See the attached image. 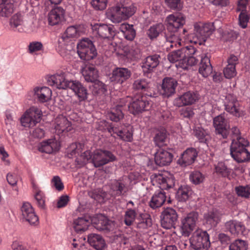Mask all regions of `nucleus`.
I'll list each match as a JSON object with an SVG mask.
<instances>
[{
    "label": "nucleus",
    "mask_w": 250,
    "mask_h": 250,
    "mask_svg": "<svg viewBox=\"0 0 250 250\" xmlns=\"http://www.w3.org/2000/svg\"><path fill=\"white\" fill-rule=\"evenodd\" d=\"M153 185L156 184L162 190L156 191L149 202V206L152 208L161 207L167 200V196L164 189L172 188L175 184L174 178L172 175L166 176L164 174L155 175L153 178Z\"/></svg>",
    "instance_id": "nucleus-1"
},
{
    "label": "nucleus",
    "mask_w": 250,
    "mask_h": 250,
    "mask_svg": "<svg viewBox=\"0 0 250 250\" xmlns=\"http://www.w3.org/2000/svg\"><path fill=\"white\" fill-rule=\"evenodd\" d=\"M115 160L114 154L107 150H96L93 154L86 150L76 159L75 163L80 167L91 160L95 167H100Z\"/></svg>",
    "instance_id": "nucleus-2"
},
{
    "label": "nucleus",
    "mask_w": 250,
    "mask_h": 250,
    "mask_svg": "<svg viewBox=\"0 0 250 250\" xmlns=\"http://www.w3.org/2000/svg\"><path fill=\"white\" fill-rule=\"evenodd\" d=\"M220 23L219 21L212 23H196L193 32L188 34L185 39L186 42L195 44H203Z\"/></svg>",
    "instance_id": "nucleus-3"
},
{
    "label": "nucleus",
    "mask_w": 250,
    "mask_h": 250,
    "mask_svg": "<svg viewBox=\"0 0 250 250\" xmlns=\"http://www.w3.org/2000/svg\"><path fill=\"white\" fill-rule=\"evenodd\" d=\"M80 36V32L77 26H70L67 28L62 37L58 40V51L63 58H69L73 51L75 38Z\"/></svg>",
    "instance_id": "nucleus-4"
},
{
    "label": "nucleus",
    "mask_w": 250,
    "mask_h": 250,
    "mask_svg": "<svg viewBox=\"0 0 250 250\" xmlns=\"http://www.w3.org/2000/svg\"><path fill=\"white\" fill-rule=\"evenodd\" d=\"M133 4L125 5L119 4L108 8L106 12V17L114 23H119L131 17L136 11Z\"/></svg>",
    "instance_id": "nucleus-5"
},
{
    "label": "nucleus",
    "mask_w": 250,
    "mask_h": 250,
    "mask_svg": "<svg viewBox=\"0 0 250 250\" xmlns=\"http://www.w3.org/2000/svg\"><path fill=\"white\" fill-rule=\"evenodd\" d=\"M249 145V142L245 138L232 140L230 148L231 157L239 163L250 160V153L247 148Z\"/></svg>",
    "instance_id": "nucleus-6"
},
{
    "label": "nucleus",
    "mask_w": 250,
    "mask_h": 250,
    "mask_svg": "<svg viewBox=\"0 0 250 250\" xmlns=\"http://www.w3.org/2000/svg\"><path fill=\"white\" fill-rule=\"evenodd\" d=\"M191 247L196 250H208L210 247L209 236L206 231L196 229L189 239Z\"/></svg>",
    "instance_id": "nucleus-7"
},
{
    "label": "nucleus",
    "mask_w": 250,
    "mask_h": 250,
    "mask_svg": "<svg viewBox=\"0 0 250 250\" xmlns=\"http://www.w3.org/2000/svg\"><path fill=\"white\" fill-rule=\"evenodd\" d=\"M42 116V112L39 108L31 106L21 117V124L25 127H32L41 121Z\"/></svg>",
    "instance_id": "nucleus-8"
},
{
    "label": "nucleus",
    "mask_w": 250,
    "mask_h": 250,
    "mask_svg": "<svg viewBox=\"0 0 250 250\" xmlns=\"http://www.w3.org/2000/svg\"><path fill=\"white\" fill-rule=\"evenodd\" d=\"M77 52L80 58L85 61L91 60L97 55L92 42L87 38L82 39L78 43Z\"/></svg>",
    "instance_id": "nucleus-9"
},
{
    "label": "nucleus",
    "mask_w": 250,
    "mask_h": 250,
    "mask_svg": "<svg viewBox=\"0 0 250 250\" xmlns=\"http://www.w3.org/2000/svg\"><path fill=\"white\" fill-rule=\"evenodd\" d=\"M198 214L192 211L183 216L181 220L180 231L183 236L188 237L195 229Z\"/></svg>",
    "instance_id": "nucleus-10"
},
{
    "label": "nucleus",
    "mask_w": 250,
    "mask_h": 250,
    "mask_svg": "<svg viewBox=\"0 0 250 250\" xmlns=\"http://www.w3.org/2000/svg\"><path fill=\"white\" fill-rule=\"evenodd\" d=\"M196 52V49L192 45H188L170 52L167 56V59L170 62L176 63V67L180 68L178 64L183 63L186 55H194Z\"/></svg>",
    "instance_id": "nucleus-11"
},
{
    "label": "nucleus",
    "mask_w": 250,
    "mask_h": 250,
    "mask_svg": "<svg viewBox=\"0 0 250 250\" xmlns=\"http://www.w3.org/2000/svg\"><path fill=\"white\" fill-rule=\"evenodd\" d=\"M150 106L151 103L146 99V96L138 95L131 99L128 108L131 113L136 115L148 110Z\"/></svg>",
    "instance_id": "nucleus-12"
},
{
    "label": "nucleus",
    "mask_w": 250,
    "mask_h": 250,
    "mask_svg": "<svg viewBox=\"0 0 250 250\" xmlns=\"http://www.w3.org/2000/svg\"><path fill=\"white\" fill-rule=\"evenodd\" d=\"M106 129L111 136H114V134H116L124 141L131 142L133 140L132 127L130 125L124 127L110 125Z\"/></svg>",
    "instance_id": "nucleus-13"
},
{
    "label": "nucleus",
    "mask_w": 250,
    "mask_h": 250,
    "mask_svg": "<svg viewBox=\"0 0 250 250\" xmlns=\"http://www.w3.org/2000/svg\"><path fill=\"white\" fill-rule=\"evenodd\" d=\"M30 99H37L41 103H45L50 101L52 97V91L46 86H37L28 94Z\"/></svg>",
    "instance_id": "nucleus-14"
},
{
    "label": "nucleus",
    "mask_w": 250,
    "mask_h": 250,
    "mask_svg": "<svg viewBox=\"0 0 250 250\" xmlns=\"http://www.w3.org/2000/svg\"><path fill=\"white\" fill-rule=\"evenodd\" d=\"M177 219L176 210L172 208H167L162 213L161 226L167 229L174 228Z\"/></svg>",
    "instance_id": "nucleus-15"
},
{
    "label": "nucleus",
    "mask_w": 250,
    "mask_h": 250,
    "mask_svg": "<svg viewBox=\"0 0 250 250\" xmlns=\"http://www.w3.org/2000/svg\"><path fill=\"white\" fill-rule=\"evenodd\" d=\"M47 82L49 85L58 89H66L68 87L70 81L65 79V73L61 71L47 77Z\"/></svg>",
    "instance_id": "nucleus-16"
},
{
    "label": "nucleus",
    "mask_w": 250,
    "mask_h": 250,
    "mask_svg": "<svg viewBox=\"0 0 250 250\" xmlns=\"http://www.w3.org/2000/svg\"><path fill=\"white\" fill-rule=\"evenodd\" d=\"M199 99V95L195 92L188 91L176 98L174 100V104L178 107L191 105Z\"/></svg>",
    "instance_id": "nucleus-17"
},
{
    "label": "nucleus",
    "mask_w": 250,
    "mask_h": 250,
    "mask_svg": "<svg viewBox=\"0 0 250 250\" xmlns=\"http://www.w3.org/2000/svg\"><path fill=\"white\" fill-rule=\"evenodd\" d=\"M167 27L172 32H175L185 22V19L181 13H176L168 15L167 17Z\"/></svg>",
    "instance_id": "nucleus-18"
},
{
    "label": "nucleus",
    "mask_w": 250,
    "mask_h": 250,
    "mask_svg": "<svg viewBox=\"0 0 250 250\" xmlns=\"http://www.w3.org/2000/svg\"><path fill=\"white\" fill-rule=\"evenodd\" d=\"M198 155L196 149L193 147L187 148L181 155L178 163L182 167H186L192 164Z\"/></svg>",
    "instance_id": "nucleus-19"
},
{
    "label": "nucleus",
    "mask_w": 250,
    "mask_h": 250,
    "mask_svg": "<svg viewBox=\"0 0 250 250\" xmlns=\"http://www.w3.org/2000/svg\"><path fill=\"white\" fill-rule=\"evenodd\" d=\"M177 86V82L175 79L166 77L163 80L161 93L165 97H169L175 93Z\"/></svg>",
    "instance_id": "nucleus-20"
},
{
    "label": "nucleus",
    "mask_w": 250,
    "mask_h": 250,
    "mask_svg": "<svg viewBox=\"0 0 250 250\" xmlns=\"http://www.w3.org/2000/svg\"><path fill=\"white\" fill-rule=\"evenodd\" d=\"M91 222L95 224V228L100 230L110 231L113 229V222L106 217L100 214L91 219Z\"/></svg>",
    "instance_id": "nucleus-21"
},
{
    "label": "nucleus",
    "mask_w": 250,
    "mask_h": 250,
    "mask_svg": "<svg viewBox=\"0 0 250 250\" xmlns=\"http://www.w3.org/2000/svg\"><path fill=\"white\" fill-rule=\"evenodd\" d=\"M22 219L30 224L36 225L39 220L34 210L29 203H24L21 207Z\"/></svg>",
    "instance_id": "nucleus-22"
},
{
    "label": "nucleus",
    "mask_w": 250,
    "mask_h": 250,
    "mask_svg": "<svg viewBox=\"0 0 250 250\" xmlns=\"http://www.w3.org/2000/svg\"><path fill=\"white\" fill-rule=\"evenodd\" d=\"M92 29L98 35L100 40L107 41V39L113 35V30L111 25L97 24L92 27Z\"/></svg>",
    "instance_id": "nucleus-23"
},
{
    "label": "nucleus",
    "mask_w": 250,
    "mask_h": 250,
    "mask_svg": "<svg viewBox=\"0 0 250 250\" xmlns=\"http://www.w3.org/2000/svg\"><path fill=\"white\" fill-rule=\"evenodd\" d=\"M54 126L56 133L59 135L71 130L72 128L71 123L62 115H59L55 119Z\"/></svg>",
    "instance_id": "nucleus-24"
},
{
    "label": "nucleus",
    "mask_w": 250,
    "mask_h": 250,
    "mask_svg": "<svg viewBox=\"0 0 250 250\" xmlns=\"http://www.w3.org/2000/svg\"><path fill=\"white\" fill-rule=\"evenodd\" d=\"M68 88L71 89L80 101H85L87 98L86 88L78 81H70Z\"/></svg>",
    "instance_id": "nucleus-25"
},
{
    "label": "nucleus",
    "mask_w": 250,
    "mask_h": 250,
    "mask_svg": "<svg viewBox=\"0 0 250 250\" xmlns=\"http://www.w3.org/2000/svg\"><path fill=\"white\" fill-rule=\"evenodd\" d=\"M60 146V143L55 138H51L43 141L40 144L39 150L42 152L51 153L58 151Z\"/></svg>",
    "instance_id": "nucleus-26"
},
{
    "label": "nucleus",
    "mask_w": 250,
    "mask_h": 250,
    "mask_svg": "<svg viewBox=\"0 0 250 250\" xmlns=\"http://www.w3.org/2000/svg\"><path fill=\"white\" fill-rule=\"evenodd\" d=\"M172 157V154L167 150L159 148L155 154L154 160L156 165L164 166L171 162Z\"/></svg>",
    "instance_id": "nucleus-27"
},
{
    "label": "nucleus",
    "mask_w": 250,
    "mask_h": 250,
    "mask_svg": "<svg viewBox=\"0 0 250 250\" xmlns=\"http://www.w3.org/2000/svg\"><path fill=\"white\" fill-rule=\"evenodd\" d=\"M238 104L237 101L234 96L229 94L226 96L225 101L226 110L235 116L240 117L242 115V113L238 107Z\"/></svg>",
    "instance_id": "nucleus-28"
},
{
    "label": "nucleus",
    "mask_w": 250,
    "mask_h": 250,
    "mask_svg": "<svg viewBox=\"0 0 250 250\" xmlns=\"http://www.w3.org/2000/svg\"><path fill=\"white\" fill-rule=\"evenodd\" d=\"M213 125L217 134L221 135L223 138L227 137L228 125L224 114H221L214 118Z\"/></svg>",
    "instance_id": "nucleus-29"
},
{
    "label": "nucleus",
    "mask_w": 250,
    "mask_h": 250,
    "mask_svg": "<svg viewBox=\"0 0 250 250\" xmlns=\"http://www.w3.org/2000/svg\"><path fill=\"white\" fill-rule=\"evenodd\" d=\"M131 76L130 71L125 68L117 67L114 69L110 79L111 82L122 83Z\"/></svg>",
    "instance_id": "nucleus-30"
},
{
    "label": "nucleus",
    "mask_w": 250,
    "mask_h": 250,
    "mask_svg": "<svg viewBox=\"0 0 250 250\" xmlns=\"http://www.w3.org/2000/svg\"><path fill=\"white\" fill-rule=\"evenodd\" d=\"M64 10L61 7H57L52 9L48 15L49 24L55 25L61 23L64 19Z\"/></svg>",
    "instance_id": "nucleus-31"
},
{
    "label": "nucleus",
    "mask_w": 250,
    "mask_h": 250,
    "mask_svg": "<svg viewBox=\"0 0 250 250\" xmlns=\"http://www.w3.org/2000/svg\"><path fill=\"white\" fill-rule=\"evenodd\" d=\"M201 58L199 72L203 77L207 78L212 72V67L210 62V55L204 54Z\"/></svg>",
    "instance_id": "nucleus-32"
},
{
    "label": "nucleus",
    "mask_w": 250,
    "mask_h": 250,
    "mask_svg": "<svg viewBox=\"0 0 250 250\" xmlns=\"http://www.w3.org/2000/svg\"><path fill=\"white\" fill-rule=\"evenodd\" d=\"M248 0H238L237 11H241L239 16V24L243 28L247 26L249 21V17L246 12Z\"/></svg>",
    "instance_id": "nucleus-33"
},
{
    "label": "nucleus",
    "mask_w": 250,
    "mask_h": 250,
    "mask_svg": "<svg viewBox=\"0 0 250 250\" xmlns=\"http://www.w3.org/2000/svg\"><path fill=\"white\" fill-rule=\"evenodd\" d=\"M221 213L216 208L209 210L204 215V219L209 227H215L220 222Z\"/></svg>",
    "instance_id": "nucleus-34"
},
{
    "label": "nucleus",
    "mask_w": 250,
    "mask_h": 250,
    "mask_svg": "<svg viewBox=\"0 0 250 250\" xmlns=\"http://www.w3.org/2000/svg\"><path fill=\"white\" fill-rule=\"evenodd\" d=\"M133 88L134 89L146 92V95L147 96H152V83L150 81L145 78H139L134 81L133 83Z\"/></svg>",
    "instance_id": "nucleus-35"
},
{
    "label": "nucleus",
    "mask_w": 250,
    "mask_h": 250,
    "mask_svg": "<svg viewBox=\"0 0 250 250\" xmlns=\"http://www.w3.org/2000/svg\"><path fill=\"white\" fill-rule=\"evenodd\" d=\"M128 99H130V98L126 97L125 98L121 99L120 103L118 104L116 107L111 108V110L108 112L107 116L111 121L118 122L123 118L124 114L122 112V109H121V107H122L125 104V103L127 102Z\"/></svg>",
    "instance_id": "nucleus-36"
},
{
    "label": "nucleus",
    "mask_w": 250,
    "mask_h": 250,
    "mask_svg": "<svg viewBox=\"0 0 250 250\" xmlns=\"http://www.w3.org/2000/svg\"><path fill=\"white\" fill-rule=\"evenodd\" d=\"M159 56L154 55L147 57L142 63V69L145 74L151 73L159 63Z\"/></svg>",
    "instance_id": "nucleus-37"
},
{
    "label": "nucleus",
    "mask_w": 250,
    "mask_h": 250,
    "mask_svg": "<svg viewBox=\"0 0 250 250\" xmlns=\"http://www.w3.org/2000/svg\"><path fill=\"white\" fill-rule=\"evenodd\" d=\"M82 74L87 82H93L98 78V70L92 65H85L81 70Z\"/></svg>",
    "instance_id": "nucleus-38"
},
{
    "label": "nucleus",
    "mask_w": 250,
    "mask_h": 250,
    "mask_svg": "<svg viewBox=\"0 0 250 250\" xmlns=\"http://www.w3.org/2000/svg\"><path fill=\"white\" fill-rule=\"evenodd\" d=\"M14 0H0V17L8 18L15 9Z\"/></svg>",
    "instance_id": "nucleus-39"
},
{
    "label": "nucleus",
    "mask_w": 250,
    "mask_h": 250,
    "mask_svg": "<svg viewBox=\"0 0 250 250\" xmlns=\"http://www.w3.org/2000/svg\"><path fill=\"white\" fill-rule=\"evenodd\" d=\"M88 242L89 244L96 250H104L106 245L103 237L95 233H92L88 236Z\"/></svg>",
    "instance_id": "nucleus-40"
},
{
    "label": "nucleus",
    "mask_w": 250,
    "mask_h": 250,
    "mask_svg": "<svg viewBox=\"0 0 250 250\" xmlns=\"http://www.w3.org/2000/svg\"><path fill=\"white\" fill-rule=\"evenodd\" d=\"M110 188L113 192L112 194L120 195L127 190L126 182L124 179L112 180L110 183Z\"/></svg>",
    "instance_id": "nucleus-41"
},
{
    "label": "nucleus",
    "mask_w": 250,
    "mask_h": 250,
    "mask_svg": "<svg viewBox=\"0 0 250 250\" xmlns=\"http://www.w3.org/2000/svg\"><path fill=\"white\" fill-rule=\"evenodd\" d=\"M225 226L226 229L234 235L242 234L245 229V227L242 223L234 220L227 222Z\"/></svg>",
    "instance_id": "nucleus-42"
},
{
    "label": "nucleus",
    "mask_w": 250,
    "mask_h": 250,
    "mask_svg": "<svg viewBox=\"0 0 250 250\" xmlns=\"http://www.w3.org/2000/svg\"><path fill=\"white\" fill-rule=\"evenodd\" d=\"M90 224V221L85 217H79L74 220L73 228L78 233L86 230Z\"/></svg>",
    "instance_id": "nucleus-43"
},
{
    "label": "nucleus",
    "mask_w": 250,
    "mask_h": 250,
    "mask_svg": "<svg viewBox=\"0 0 250 250\" xmlns=\"http://www.w3.org/2000/svg\"><path fill=\"white\" fill-rule=\"evenodd\" d=\"M120 30L124 37L127 40L132 41L136 36V31L133 25L126 23H123L120 26Z\"/></svg>",
    "instance_id": "nucleus-44"
},
{
    "label": "nucleus",
    "mask_w": 250,
    "mask_h": 250,
    "mask_svg": "<svg viewBox=\"0 0 250 250\" xmlns=\"http://www.w3.org/2000/svg\"><path fill=\"white\" fill-rule=\"evenodd\" d=\"M181 39L179 36V34L176 31L172 32L166 36V45L167 48H173V47H178L181 45Z\"/></svg>",
    "instance_id": "nucleus-45"
},
{
    "label": "nucleus",
    "mask_w": 250,
    "mask_h": 250,
    "mask_svg": "<svg viewBox=\"0 0 250 250\" xmlns=\"http://www.w3.org/2000/svg\"><path fill=\"white\" fill-rule=\"evenodd\" d=\"M214 170L217 175L224 177H228L231 172L230 169L228 168L222 162H219L214 164Z\"/></svg>",
    "instance_id": "nucleus-46"
},
{
    "label": "nucleus",
    "mask_w": 250,
    "mask_h": 250,
    "mask_svg": "<svg viewBox=\"0 0 250 250\" xmlns=\"http://www.w3.org/2000/svg\"><path fill=\"white\" fill-rule=\"evenodd\" d=\"M34 197L38 207L41 208L45 207V197L42 191L40 190L37 186L33 185Z\"/></svg>",
    "instance_id": "nucleus-47"
},
{
    "label": "nucleus",
    "mask_w": 250,
    "mask_h": 250,
    "mask_svg": "<svg viewBox=\"0 0 250 250\" xmlns=\"http://www.w3.org/2000/svg\"><path fill=\"white\" fill-rule=\"evenodd\" d=\"M190 193V188L187 186H183L178 189L176 197L179 201L185 202L188 198Z\"/></svg>",
    "instance_id": "nucleus-48"
},
{
    "label": "nucleus",
    "mask_w": 250,
    "mask_h": 250,
    "mask_svg": "<svg viewBox=\"0 0 250 250\" xmlns=\"http://www.w3.org/2000/svg\"><path fill=\"white\" fill-rule=\"evenodd\" d=\"M193 133L201 143H206L208 138V131L201 126H196L193 130Z\"/></svg>",
    "instance_id": "nucleus-49"
},
{
    "label": "nucleus",
    "mask_w": 250,
    "mask_h": 250,
    "mask_svg": "<svg viewBox=\"0 0 250 250\" xmlns=\"http://www.w3.org/2000/svg\"><path fill=\"white\" fill-rule=\"evenodd\" d=\"M164 26L162 23L156 24L151 26L149 28L147 32V34L151 39L156 38L164 30Z\"/></svg>",
    "instance_id": "nucleus-50"
},
{
    "label": "nucleus",
    "mask_w": 250,
    "mask_h": 250,
    "mask_svg": "<svg viewBox=\"0 0 250 250\" xmlns=\"http://www.w3.org/2000/svg\"><path fill=\"white\" fill-rule=\"evenodd\" d=\"M137 220V227L139 229H145L151 225V219L147 214H141Z\"/></svg>",
    "instance_id": "nucleus-51"
},
{
    "label": "nucleus",
    "mask_w": 250,
    "mask_h": 250,
    "mask_svg": "<svg viewBox=\"0 0 250 250\" xmlns=\"http://www.w3.org/2000/svg\"><path fill=\"white\" fill-rule=\"evenodd\" d=\"M193 55H186L183 63H180L178 64L181 68L183 69H188L189 66L196 64L198 60L193 56Z\"/></svg>",
    "instance_id": "nucleus-52"
},
{
    "label": "nucleus",
    "mask_w": 250,
    "mask_h": 250,
    "mask_svg": "<svg viewBox=\"0 0 250 250\" xmlns=\"http://www.w3.org/2000/svg\"><path fill=\"white\" fill-rule=\"evenodd\" d=\"M89 196L99 203L104 202L106 197V193L100 188H98L89 192Z\"/></svg>",
    "instance_id": "nucleus-53"
},
{
    "label": "nucleus",
    "mask_w": 250,
    "mask_h": 250,
    "mask_svg": "<svg viewBox=\"0 0 250 250\" xmlns=\"http://www.w3.org/2000/svg\"><path fill=\"white\" fill-rule=\"evenodd\" d=\"M137 213L134 209H127L125 213L124 222L128 226H131L135 220Z\"/></svg>",
    "instance_id": "nucleus-54"
},
{
    "label": "nucleus",
    "mask_w": 250,
    "mask_h": 250,
    "mask_svg": "<svg viewBox=\"0 0 250 250\" xmlns=\"http://www.w3.org/2000/svg\"><path fill=\"white\" fill-rule=\"evenodd\" d=\"M23 22V14L17 13L14 14L10 21V25L12 28H16Z\"/></svg>",
    "instance_id": "nucleus-55"
},
{
    "label": "nucleus",
    "mask_w": 250,
    "mask_h": 250,
    "mask_svg": "<svg viewBox=\"0 0 250 250\" xmlns=\"http://www.w3.org/2000/svg\"><path fill=\"white\" fill-rule=\"evenodd\" d=\"M167 138V132L165 130H163L156 134L154 138V141L157 146L161 147L166 144Z\"/></svg>",
    "instance_id": "nucleus-56"
},
{
    "label": "nucleus",
    "mask_w": 250,
    "mask_h": 250,
    "mask_svg": "<svg viewBox=\"0 0 250 250\" xmlns=\"http://www.w3.org/2000/svg\"><path fill=\"white\" fill-rule=\"evenodd\" d=\"M247 242L241 239H237L232 242L229 247V250H247Z\"/></svg>",
    "instance_id": "nucleus-57"
},
{
    "label": "nucleus",
    "mask_w": 250,
    "mask_h": 250,
    "mask_svg": "<svg viewBox=\"0 0 250 250\" xmlns=\"http://www.w3.org/2000/svg\"><path fill=\"white\" fill-rule=\"evenodd\" d=\"M204 176L198 171H194L189 175L190 181L195 185L201 183L204 181Z\"/></svg>",
    "instance_id": "nucleus-58"
},
{
    "label": "nucleus",
    "mask_w": 250,
    "mask_h": 250,
    "mask_svg": "<svg viewBox=\"0 0 250 250\" xmlns=\"http://www.w3.org/2000/svg\"><path fill=\"white\" fill-rule=\"evenodd\" d=\"M7 181L9 185H10L13 188V190L16 192V194L18 193V188L17 186L18 177L16 174L8 173L7 175Z\"/></svg>",
    "instance_id": "nucleus-59"
},
{
    "label": "nucleus",
    "mask_w": 250,
    "mask_h": 250,
    "mask_svg": "<svg viewBox=\"0 0 250 250\" xmlns=\"http://www.w3.org/2000/svg\"><path fill=\"white\" fill-rule=\"evenodd\" d=\"M93 84V92L95 93H104L106 91V85L98 79L94 82H91Z\"/></svg>",
    "instance_id": "nucleus-60"
},
{
    "label": "nucleus",
    "mask_w": 250,
    "mask_h": 250,
    "mask_svg": "<svg viewBox=\"0 0 250 250\" xmlns=\"http://www.w3.org/2000/svg\"><path fill=\"white\" fill-rule=\"evenodd\" d=\"M235 190L238 196L245 198L250 196V186H239L235 188Z\"/></svg>",
    "instance_id": "nucleus-61"
},
{
    "label": "nucleus",
    "mask_w": 250,
    "mask_h": 250,
    "mask_svg": "<svg viewBox=\"0 0 250 250\" xmlns=\"http://www.w3.org/2000/svg\"><path fill=\"white\" fill-rule=\"evenodd\" d=\"M224 75L226 78L231 79L236 75L235 66L228 64L224 69Z\"/></svg>",
    "instance_id": "nucleus-62"
},
{
    "label": "nucleus",
    "mask_w": 250,
    "mask_h": 250,
    "mask_svg": "<svg viewBox=\"0 0 250 250\" xmlns=\"http://www.w3.org/2000/svg\"><path fill=\"white\" fill-rule=\"evenodd\" d=\"M28 52L30 54L41 51L43 49V44L41 42L34 41L31 42L28 45Z\"/></svg>",
    "instance_id": "nucleus-63"
},
{
    "label": "nucleus",
    "mask_w": 250,
    "mask_h": 250,
    "mask_svg": "<svg viewBox=\"0 0 250 250\" xmlns=\"http://www.w3.org/2000/svg\"><path fill=\"white\" fill-rule=\"evenodd\" d=\"M83 145L81 143H73L68 148V151L70 152L71 155H79L81 152Z\"/></svg>",
    "instance_id": "nucleus-64"
}]
</instances>
